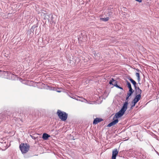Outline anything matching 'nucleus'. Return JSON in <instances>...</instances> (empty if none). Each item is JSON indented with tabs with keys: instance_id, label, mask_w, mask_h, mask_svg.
I'll return each mask as SVG.
<instances>
[{
	"instance_id": "nucleus-14",
	"label": "nucleus",
	"mask_w": 159,
	"mask_h": 159,
	"mask_svg": "<svg viewBox=\"0 0 159 159\" xmlns=\"http://www.w3.org/2000/svg\"><path fill=\"white\" fill-rule=\"evenodd\" d=\"M100 20L104 21H107L109 20V18L108 17H107L105 18H101Z\"/></svg>"
},
{
	"instance_id": "nucleus-8",
	"label": "nucleus",
	"mask_w": 159,
	"mask_h": 159,
	"mask_svg": "<svg viewBox=\"0 0 159 159\" xmlns=\"http://www.w3.org/2000/svg\"><path fill=\"white\" fill-rule=\"evenodd\" d=\"M50 137V135L46 133L43 134L42 138L44 140H47Z\"/></svg>"
},
{
	"instance_id": "nucleus-13",
	"label": "nucleus",
	"mask_w": 159,
	"mask_h": 159,
	"mask_svg": "<svg viewBox=\"0 0 159 159\" xmlns=\"http://www.w3.org/2000/svg\"><path fill=\"white\" fill-rule=\"evenodd\" d=\"M126 83H127V87H128L129 88V89H132V87H131V84H130V83L128 82V81H126Z\"/></svg>"
},
{
	"instance_id": "nucleus-23",
	"label": "nucleus",
	"mask_w": 159,
	"mask_h": 159,
	"mask_svg": "<svg viewBox=\"0 0 159 159\" xmlns=\"http://www.w3.org/2000/svg\"><path fill=\"white\" fill-rule=\"evenodd\" d=\"M129 97V96L127 94V97L126 98V100H127L128 99Z\"/></svg>"
},
{
	"instance_id": "nucleus-19",
	"label": "nucleus",
	"mask_w": 159,
	"mask_h": 159,
	"mask_svg": "<svg viewBox=\"0 0 159 159\" xmlns=\"http://www.w3.org/2000/svg\"><path fill=\"white\" fill-rule=\"evenodd\" d=\"M107 13L108 14V15L109 16H111V14H112V12L111 11V12H110L109 11V10L108 11H107Z\"/></svg>"
},
{
	"instance_id": "nucleus-16",
	"label": "nucleus",
	"mask_w": 159,
	"mask_h": 159,
	"mask_svg": "<svg viewBox=\"0 0 159 159\" xmlns=\"http://www.w3.org/2000/svg\"><path fill=\"white\" fill-rule=\"evenodd\" d=\"M117 81L116 80H114V81L113 82V84L112 85L116 87V85H117Z\"/></svg>"
},
{
	"instance_id": "nucleus-12",
	"label": "nucleus",
	"mask_w": 159,
	"mask_h": 159,
	"mask_svg": "<svg viewBox=\"0 0 159 159\" xmlns=\"http://www.w3.org/2000/svg\"><path fill=\"white\" fill-rule=\"evenodd\" d=\"M136 75L137 77V79L138 81L139 82V83L140 80V75L138 73H136Z\"/></svg>"
},
{
	"instance_id": "nucleus-21",
	"label": "nucleus",
	"mask_w": 159,
	"mask_h": 159,
	"mask_svg": "<svg viewBox=\"0 0 159 159\" xmlns=\"http://www.w3.org/2000/svg\"><path fill=\"white\" fill-rule=\"evenodd\" d=\"M134 89H135V90L137 89V88L138 87H137V85H135V86H134Z\"/></svg>"
},
{
	"instance_id": "nucleus-22",
	"label": "nucleus",
	"mask_w": 159,
	"mask_h": 159,
	"mask_svg": "<svg viewBox=\"0 0 159 159\" xmlns=\"http://www.w3.org/2000/svg\"><path fill=\"white\" fill-rule=\"evenodd\" d=\"M135 0L139 2H142V0Z\"/></svg>"
},
{
	"instance_id": "nucleus-3",
	"label": "nucleus",
	"mask_w": 159,
	"mask_h": 159,
	"mask_svg": "<svg viewBox=\"0 0 159 159\" xmlns=\"http://www.w3.org/2000/svg\"><path fill=\"white\" fill-rule=\"evenodd\" d=\"M59 118L62 121H65L67 119L68 115L65 112L58 110L57 112Z\"/></svg>"
},
{
	"instance_id": "nucleus-7",
	"label": "nucleus",
	"mask_w": 159,
	"mask_h": 159,
	"mask_svg": "<svg viewBox=\"0 0 159 159\" xmlns=\"http://www.w3.org/2000/svg\"><path fill=\"white\" fill-rule=\"evenodd\" d=\"M102 120L100 118H96L93 120V124L96 125L98 124V122L102 121Z\"/></svg>"
},
{
	"instance_id": "nucleus-10",
	"label": "nucleus",
	"mask_w": 159,
	"mask_h": 159,
	"mask_svg": "<svg viewBox=\"0 0 159 159\" xmlns=\"http://www.w3.org/2000/svg\"><path fill=\"white\" fill-rule=\"evenodd\" d=\"M133 92H134V90H133L132 89H129V90L127 93L128 95L129 96V97L131 95V94H132V93H133Z\"/></svg>"
},
{
	"instance_id": "nucleus-17",
	"label": "nucleus",
	"mask_w": 159,
	"mask_h": 159,
	"mask_svg": "<svg viewBox=\"0 0 159 159\" xmlns=\"http://www.w3.org/2000/svg\"><path fill=\"white\" fill-rule=\"evenodd\" d=\"M117 81L116 80H114V81L113 82V84L112 85L116 87V85H117Z\"/></svg>"
},
{
	"instance_id": "nucleus-4",
	"label": "nucleus",
	"mask_w": 159,
	"mask_h": 159,
	"mask_svg": "<svg viewBox=\"0 0 159 159\" xmlns=\"http://www.w3.org/2000/svg\"><path fill=\"white\" fill-rule=\"evenodd\" d=\"M118 153V151H117V149H115L112 151V159H116V157Z\"/></svg>"
},
{
	"instance_id": "nucleus-20",
	"label": "nucleus",
	"mask_w": 159,
	"mask_h": 159,
	"mask_svg": "<svg viewBox=\"0 0 159 159\" xmlns=\"http://www.w3.org/2000/svg\"><path fill=\"white\" fill-rule=\"evenodd\" d=\"M116 87H117V88H119V89H122V88H121V87H120V86H119L118 85H116Z\"/></svg>"
},
{
	"instance_id": "nucleus-5",
	"label": "nucleus",
	"mask_w": 159,
	"mask_h": 159,
	"mask_svg": "<svg viewBox=\"0 0 159 159\" xmlns=\"http://www.w3.org/2000/svg\"><path fill=\"white\" fill-rule=\"evenodd\" d=\"M141 98V95H137L136 96L133 100L134 102L137 103L140 99Z\"/></svg>"
},
{
	"instance_id": "nucleus-25",
	"label": "nucleus",
	"mask_w": 159,
	"mask_h": 159,
	"mask_svg": "<svg viewBox=\"0 0 159 159\" xmlns=\"http://www.w3.org/2000/svg\"><path fill=\"white\" fill-rule=\"evenodd\" d=\"M71 98H73V99H75V97H71Z\"/></svg>"
},
{
	"instance_id": "nucleus-18",
	"label": "nucleus",
	"mask_w": 159,
	"mask_h": 159,
	"mask_svg": "<svg viewBox=\"0 0 159 159\" xmlns=\"http://www.w3.org/2000/svg\"><path fill=\"white\" fill-rule=\"evenodd\" d=\"M136 103L134 102L133 100L132 102L131 107H134Z\"/></svg>"
},
{
	"instance_id": "nucleus-11",
	"label": "nucleus",
	"mask_w": 159,
	"mask_h": 159,
	"mask_svg": "<svg viewBox=\"0 0 159 159\" xmlns=\"http://www.w3.org/2000/svg\"><path fill=\"white\" fill-rule=\"evenodd\" d=\"M129 79L131 81L132 83L133 84L134 86L137 85V83L136 82L131 78L130 77V78Z\"/></svg>"
},
{
	"instance_id": "nucleus-15",
	"label": "nucleus",
	"mask_w": 159,
	"mask_h": 159,
	"mask_svg": "<svg viewBox=\"0 0 159 159\" xmlns=\"http://www.w3.org/2000/svg\"><path fill=\"white\" fill-rule=\"evenodd\" d=\"M114 81V79L112 78L109 82V84L112 85V84H113V82Z\"/></svg>"
},
{
	"instance_id": "nucleus-9",
	"label": "nucleus",
	"mask_w": 159,
	"mask_h": 159,
	"mask_svg": "<svg viewBox=\"0 0 159 159\" xmlns=\"http://www.w3.org/2000/svg\"><path fill=\"white\" fill-rule=\"evenodd\" d=\"M135 93L136 95H141L142 93V90L138 87L137 89L135 90Z\"/></svg>"
},
{
	"instance_id": "nucleus-1",
	"label": "nucleus",
	"mask_w": 159,
	"mask_h": 159,
	"mask_svg": "<svg viewBox=\"0 0 159 159\" xmlns=\"http://www.w3.org/2000/svg\"><path fill=\"white\" fill-rule=\"evenodd\" d=\"M128 102H125L121 110L118 112L116 113L114 116H113V119L114 120L109 124L107 126L110 127L116 124L118 122V120L117 119L115 120L116 118H118L120 117L124 114L125 112L127 109V106L128 105Z\"/></svg>"
},
{
	"instance_id": "nucleus-2",
	"label": "nucleus",
	"mask_w": 159,
	"mask_h": 159,
	"mask_svg": "<svg viewBox=\"0 0 159 159\" xmlns=\"http://www.w3.org/2000/svg\"><path fill=\"white\" fill-rule=\"evenodd\" d=\"M19 148L22 153H26L29 150L30 146L27 143H21L19 146Z\"/></svg>"
},
{
	"instance_id": "nucleus-24",
	"label": "nucleus",
	"mask_w": 159,
	"mask_h": 159,
	"mask_svg": "<svg viewBox=\"0 0 159 159\" xmlns=\"http://www.w3.org/2000/svg\"><path fill=\"white\" fill-rule=\"evenodd\" d=\"M57 92L58 93L61 92V91L59 90H57Z\"/></svg>"
},
{
	"instance_id": "nucleus-6",
	"label": "nucleus",
	"mask_w": 159,
	"mask_h": 159,
	"mask_svg": "<svg viewBox=\"0 0 159 159\" xmlns=\"http://www.w3.org/2000/svg\"><path fill=\"white\" fill-rule=\"evenodd\" d=\"M4 74L5 75H7L8 76H9L8 78L9 79H12V77H14L15 75H14L13 74H11L10 72H5Z\"/></svg>"
}]
</instances>
